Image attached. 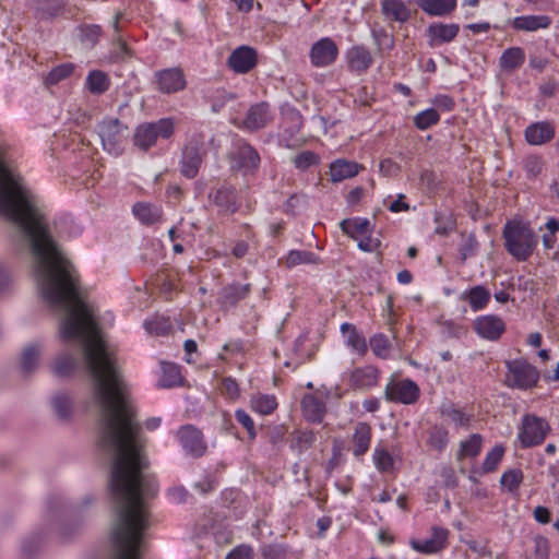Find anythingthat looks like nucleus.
I'll return each instance as SVG.
<instances>
[{"instance_id":"50","label":"nucleus","mask_w":559,"mask_h":559,"mask_svg":"<svg viewBox=\"0 0 559 559\" xmlns=\"http://www.w3.org/2000/svg\"><path fill=\"white\" fill-rule=\"evenodd\" d=\"M524 168L530 177L535 178L542 173L543 160L537 156H528L525 159Z\"/></svg>"},{"instance_id":"38","label":"nucleus","mask_w":559,"mask_h":559,"mask_svg":"<svg viewBox=\"0 0 559 559\" xmlns=\"http://www.w3.org/2000/svg\"><path fill=\"white\" fill-rule=\"evenodd\" d=\"M320 260L316 254L302 250H293L288 253L286 258V264L289 267L299 264H318Z\"/></svg>"},{"instance_id":"28","label":"nucleus","mask_w":559,"mask_h":559,"mask_svg":"<svg viewBox=\"0 0 559 559\" xmlns=\"http://www.w3.org/2000/svg\"><path fill=\"white\" fill-rule=\"evenodd\" d=\"M459 33V25L435 23L428 27V34L435 43H449L456 37Z\"/></svg>"},{"instance_id":"1","label":"nucleus","mask_w":559,"mask_h":559,"mask_svg":"<svg viewBox=\"0 0 559 559\" xmlns=\"http://www.w3.org/2000/svg\"><path fill=\"white\" fill-rule=\"evenodd\" d=\"M503 238L508 252L519 261H526L537 245V237L533 229L520 221L506 224Z\"/></svg>"},{"instance_id":"48","label":"nucleus","mask_w":559,"mask_h":559,"mask_svg":"<svg viewBox=\"0 0 559 559\" xmlns=\"http://www.w3.org/2000/svg\"><path fill=\"white\" fill-rule=\"evenodd\" d=\"M373 37L380 51L391 50L394 47V38L384 31L373 32Z\"/></svg>"},{"instance_id":"19","label":"nucleus","mask_w":559,"mask_h":559,"mask_svg":"<svg viewBox=\"0 0 559 559\" xmlns=\"http://www.w3.org/2000/svg\"><path fill=\"white\" fill-rule=\"evenodd\" d=\"M364 166L347 159H337L330 166L331 180L340 182L348 178L355 177Z\"/></svg>"},{"instance_id":"62","label":"nucleus","mask_w":559,"mask_h":559,"mask_svg":"<svg viewBox=\"0 0 559 559\" xmlns=\"http://www.w3.org/2000/svg\"><path fill=\"white\" fill-rule=\"evenodd\" d=\"M118 48L119 52L117 53V58L119 60L124 61L131 57L129 47L127 46L126 41H123L121 38L118 39Z\"/></svg>"},{"instance_id":"44","label":"nucleus","mask_w":559,"mask_h":559,"mask_svg":"<svg viewBox=\"0 0 559 559\" xmlns=\"http://www.w3.org/2000/svg\"><path fill=\"white\" fill-rule=\"evenodd\" d=\"M370 347L376 356L386 358L391 344L385 335L377 334L370 338Z\"/></svg>"},{"instance_id":"58","label":"nucleus","mask_w":559,"mask_h":559,"mask_svg":"<svg viewBox=\"0 0 559 559\" xmlns=\"http://www.w3.org/2000/svg\"><path fill=\"white\" fill-rule=\"evenodd\" d=\"M314 441V435L312 431L300 432L297 437V444L300 449L309 448Z\"/></svg>"},{"instance_id":"54","label":"nucleus","mask_w":559,"mask_h":559,"mask_svg":"<svg viewBox=\"0 0 559 559\" xmlns=\"http://www.w3.org/2000/svg\"><path fill=\"white\" fill-rule=\"evenodd\" d=\"M83 39L95 45L100 36L102 29L98 25H87L81 28Z\"/></svg>"},{"instance_id":"41","label":"nucleus","mask_w":559,"mask_h":559,"mask_svg":"<svg viewBox=\"0 0 559 559\" xmlns=\"http://www.w3.org/2000/svg\"><path fill=\"white\" fill-rule=\"evenodd\" d=\"M40 350L37 346H28L24 349L21 357V367L25 372L32 371L39 359Z\"/></svg>"},{"instance_id":"52","label":"nucleus","mask_w":559,"mask_h":559,"mask_svg":"<svg viewBox=\"0 0 559 559\" xmlns=\"http://www.w3.org/2000/svg\"><path fill=\"white\" fill-rule=\"evenodd\" d=\"M357 241L359 249L366 252L376 251L381 245L380 239L372 237L370 234L361 236Z\"/></svg>"},{"instance_id":"11","label":"nucleus","mask_w":559,"mask_h":559,"mask_svg":"<svg viewBox=\"0 0 559 559\" xmlns=\"http://www.w3.org/2000/svg\"><path fill=\"white\" fill-rule=\"evenodd\" d=\"M473 329L480 337L496 341L504 333L506 324L500 317L487 314L476 318L473 322Z\"/></svg>"},{"instance_id":"27","label":"nucleus","mask_w":559,"mask_h":559,"mask_svg":"<svg viewBox=\"0 0 559 559\" xmlns=\"http://www.w3.org/2000/svg\"><path fill=\"white\" fill-rule=\"evenodd\" d=\"M341 228L344 234L355 240H358L361 238V236H366L372 231V225L370 221L360 217L344 219L341 223Z\"/></svg>"},{"instance_id":"47","label":"nucleus","mask_w":559,"mask_h":559,"mask_svg":"<svg viewBox=\"0 0 559 559\" xmlns=\"http://www.w3.org/2000/svg\"><path fill=\"white\" fill-rule=\"evenodd\" d=\"M318 163V157L314 153L310 151L301 152L300 154L296 155L294 158V165L299 169H307L312 165H316Z\"/></svg>"},{"instance_id":"13","label":"nucleus","mask_w":559,"mask_h":559,"mask_svg":"<svg viewBox=\"0 0 559 559\" xmlns=\"http://www.w3.org/2000/svg\"><path fill=\"white\" fill-rule=\"evenodd\" d=\"M449 531L442 527H432L431 536L427 539H412L411 546L418 552L431 555L443 550L447 547Z\"/></svg>"},{"instance_id":"10","label":"nucleus","mask_w":559,"mask_h":559,"mask_svg":"<svg viewBox=\"0 0 559 559\" xmlns=\"http://www.w3.org/2000/svg\"><path fill=\"white\" fill-rule=\"evenodd\" d=\"M338 55L336 44L329 37L314 43L310 49V60L312 66L321 68L332 64Z\"/></svg>"},{"instance_id":"64","label":"nucleus","mask_w":559,"mask_h":559,"mask_svg":"<svg viewBox=\"0 0 559 559\" xmlns=\"http://www.w3.org/2000/svg\"><path fill=\"white\" fill-rule=\"evenodd\" d=\"M247 252H248V243L245 241L237 242L233 249V254L237 259L245 257L247 254Z\"/></svg>"},{"instance_id":"36","label":"nucleus","mask_w":559,"mask_h":559,"mask_svg":"<svg viewBox=\"0 0 559 559\" xmlns=\"http://www.w3.org/2000/svg\"><path fill=\"white\" fill-rule=\"evenodd\" d=\"M76 364V359L72 355L62 354L53 362L52 372L58 377H68L74 371Z\"/></svg>"},{"instance_id":"5","label":"nucleus","mask_w":559,"mask_h":559,"mask_svg":"<svg viewBox=\"0 0 559 559\" xmlns=\"http://www.w3.org/2000/svg\"><path fill=\"white\" fill-rule=\"evenodd\" d=\"M204 155V136L195 134L186 144L182 153L181 171L187 178L198 175Z\"/></svg>"},{"instance_id":"22","label":"nucleus","mask_w":559,"mask_h":559,"mask_svg":"<svg viewBox=\"0 0 559 559\" xmlns=\"http://www.w3.org/2000/svg\"><path fill=\"white\" fill-rule=\"evenodd\" d=\"M381 11L390 21L405 23L411 17V10L402 0H382Z\"/></svg>"},{"instance_id":"2","label":"nucleus","mask_w":559,"mask_h":559,"mask_svg":"<svg viewBox=\"0 0 559 559\" xmlns=\"http://www.w3.org/2000/svg\"><path fill=\"white\" fill-rule=\"evenodd\" d=\"M175 131V123L171 119H160L156 122L142 123L134 132L133 141L134 144L146 151L156 143V140L160 136L168 139Z\"/></svg>"},{"instance_id":"9","label":"nucleus","mask_w":559,"mask_h":559,"mask_svg":"<svg viewBox=\"0 0 559 559\" xmlns=\"http://www.w3.org/2000/svg\"><path fill=\"white\" fill-rule=\"evenodd\" d=\"M157 90L164 94H173L186 88L185 73L180 68H169L155 73Z\"/></svg>"},{"instance_id":"35","label":"nucleus","mask_w":559,"mask_h":559,"mask_svg":"<svg viewBox=\"0 0 559 559\" xmlns=\"http://www.w3.org/2000/svg\"><path fill=\"white\" fill-rule=\"evenodd\" d=\"M428 445L438 451L441 452L449 442V432L445 428L441 426H433L428 431Z\"/></svg>"},{"instance_id":"21","label":"nucleus","mask_w":559,"mask_h":559,"mask_svg":"<svg viewBox=\"0 0 559 559\" xmlns=\"http://www.w3.org/2000/svg\"><path fill=\"white\" fill-rule=\"evenodd\" d=\"M551 19L548 15H523L512 21V27L516 31L536 32L538 29L548 28Z\"/></svg>"},{"instance_id":"12","label":"nucleus","mask_w":559,"mask_h":559,"mask_svg":"<svg viewBox=\"0 0 559 559\" xmlns=\"http://www.w3.org/2000/svg\"><path fill=\"white\" fill-rule=\"evenodd\" d=\"M258 62L257 51L249 46L235 49L228 57L227 64L235 72L245 74L250 72Z\"/></svg>"},{"instance_id":"34","label":"nucleus","mask_w":559,"mask_h":559,"mask_svg":"<svg viewBox=\"0 0 559 559\" xmlns=\"http://www.w3.org/2000/svg\"><path fill=\"white\" fill-rule=\"evenodd\" d=\"M251 407L261 415H269L277 407V402L274 395L257 394L251 399Z\"/></svg>"},{"instance_id":"46","label":"nucleus","mask_w":559,"mask_h":559,"mask_svg":"<svg viewBox=\"0 0 559 559\" xmlns=\"http://www.w3.org/2000/svg\"><path fill=\"white\" fill-rule=\"evenodd\" d=\"M523 479L522 472L519 469H511L504 473L501 477V484L510 491L515 490Z\"/></svg>"},{"instance_id":"45","label":"nucleus","mask_w":559,"mask_h":559,"mask_svg":"<svg viewBox=\"0 0 559 559\" xmlns=\"http://www.w3.org/2000/svg\"><path fill=\"white\" fill-rule=\"evenodd\" d=\"M504 449L501 445H496L486 456L483 468L485 472H492L496 469L498 463L503 456Z\"/></svg>"},{"instance_id":"61","label":"nucleus","mask_w":559,"mask_h":559,"mask_svg":"<svg viewBox=\"0 0 559 559\" xmlns=\"http://www.w3.org/2000/svg\"><path fill=\"white\" fill-rule=\"evenodd\" d=\"M536 551L538 552L539 559H544L548 555V543L545 538L537 537L535 539Z\"/></svg>"},{"instance_id":"59","label":"nucleus","mask_w":559,"mask_h":559,"mask_svg":"<svg viewBox=\"0 0 559 559\" xmlns=\"http://www.w3.org/2000/svg\"><path fill=\"white\" fill-rule=\"evenodd\" d=\"M534 519L542 524H547L550 521V512L547 508L538 506L534 509Z\"/></svg>"},{"instance_id":"7","label":"nucleus","mask_w":559,"mask_h":559,"mask_svg":"<svg viewBox=\"0 0 559 559\" xmlns=\"http://www.w3.org/2000/svg\"><path fill=\"white\" fill-rule=\"evenodd\" d=\"M418 385L409 379L390 381L384 391L385 399L390 402L414 404L419 397Z\"/></svg>"},{"instance_id":"37","label":"nucleus","mask_w":559,"mask_h":559,"mask_svg":"<svg viewBox=\"0 0 559 559\" xmlns=\"http://www.w3.org/2000/svg\"><path fill=\"white\" fill-rule=\"evenodd\" d=\"M481 448V437L479 435H472L467 440L461 442L457 459L476 456Z\"/></svg>"},{"instance_id":"23","label":"nucleus","mask_w":559,"mask_h":559,"mask_svg":"<svg viewBox=\"0 0 559 559\" xmlns=\"http://www.w3.org/2000/svg\"><path fill=\"white\" fill-rule=\"evenodd\" d=\"M555 136V129L548 122L534 123L525 130L526 141L532 145H542Z\"/></svg>"},{"instance_id":"31","label":"nucleus","mask_w":559,"mask_h":559,"mask_svg":"<svg viewBox=\"0 0 559 559\" xmlns=\"http://www.w3.org/2000/svg\"><path fill=\"white\" fill-rule=\"evenodd\" d=\"M109 78L100 70H93L88 73L86 79L87 90L95 95H100L109 88Z\"/></svg>"},{"instance_id":"43","label":"nucleus","mask_w":559,"mask_h":559,"mask_svg":"<svg viewBox=\"0 0 559 559\" xmlns=\"http://www.w3.org/2000/svg\"><path fill=\"white\" fill-rule=\"evenodd\" d=\"M373 461L381 472H390L394 467L393 456L383 448H377L374 450Z\"/></svg>"},{"instance_id":"57","label":"nucleus","mask_w":559,"mask_h":559,"mask_svg":"<svg viewBox=\"0 0 559 559\" xmlns=\"http://www.w3.org/2000/svg\"><path fill=\"white\" fill-rule=\"evenodd\" d=\"M222 390L226 393L230 399H235L239 394L238 384L233 379H224L222 382Z\"/></svg>"},{"instance_id":"30","label":"nucleus","mask_w":559,"mask_h":559,"mask_svg":"<svg viewBox=\"0 0 559 559\" xmlns=\"http://www.w3.org/2000/svg\"><path fill=\"white\" fill-rule=\"evenodd\" d=\"M525 60V55L522 48L511 47L507 49L500 58V67L506 71H513L520 68Z\"/></svg>"},{"instance_id":"20","label":"nucleus","mask_w":559,"mask_h":559,"mask_svg":"<svg viewBox=\"0 0 559 559\" xmlns=\"http://www.w3.org/2000/svg\"><path fill=\"white\" fill-rule=\"evenodd\" d=\"M250 293V284H233L224 287L219 296V304L225 310L235 307L241 299H245Z\"/></svg>"},{"instance_id":"29","label":"nucleus","mask_w":559,"mask_h":559,"mask_svg":"<svg viewBox=\"0 0 559 559\" xmlns=\"http://www.w3.org/2000/svg\"><path fill=\"white\" fill-rule=\"evenodd\" d=\"M134 215L146 225L157 223L162 219V211L150 203L139 202L133 206Z\"/></svg>"},{"instance_id":"53","label":"nucleus","mask_w":559,"mask_h":559,"mask_svg":"<svg viewBox=\"0 0 559 559\" xmlns=\"http://www.w3.org/2000/svg\"><path fill=\"white\" fill-rule=\"evenodd\" d=\"M226 559H253V549L248 545H240L233 549Z\"/></svg>"},{"instance_id":"32","label":"nucleus","mask_w":559,"mask_h":559,"mask_svg":"<svg viewBox=\"0 0 559 559\" xmlns=\"http://www.w3.org/2000/svg\"><path fill=\"white\" fill-rule=\"evenodd\" d=\"M441 416L456 426L468 427L472 416L456 408L452 404L443 405L441 407Z\"/></svg>"},{"instance_id":"18","label":"nucleus","mask_w":559,"mask_h":559,"mask_svg":"<svg viewBox=\"0 0 559 559\" xmlns=\"http://www.w3.org/2000/svg\"><path fill=\"white\" fill-rule=\"evenodd\" d=\"M213 203L219 207L222 214L231 215L237 212L236 193L231 188L222 187L210 194Z\"/></svg>"},{"instance_id":"39","label":"nucleus","mask_w":559,"mask_h":559,"mask_svg":"<svg viewBox=\"0 0 559 559\" xmlns=\"http://www.w3.org/2000/svg\"><path fill=\"white\" fill-rule=\"evenodd\" d=\"M74 70V66L72 63H63L56 68H53L46 78L47 85H55L60 81L69 78Z\"/></svg>"},{"instance_id":"15","label":"nucleus","mask_w":559,"mask_h":559,"mask_svg":"<svg viewBox=\"0 0 559 559\" xmlns=\"http://www.w3.org/2000/svg\"><path fill=\"white\" fill-rule=\"evenodd\" d=\"M379 376L380 371L373 366L356 368L350 372L349 384L358 390L369 389L378 383Z\"/></svg>"},{"instance_id":"51","label":"nucleus","mask_w":559,"mask_h":559,"mask_svg":"<svg viewBox=\"0 0 559 559\" xmlns=\"http://www.w3.org/2000/svg\"><path fill=\"white\" fill-rule=\"evenodd\" d=\"M236 419L239 424H241L248 431L250 439H254L255 429L254 423L251 417L242 409H238L235 414Z\"/></svg>"},{"instance_id":"8","label":"nucleus","mask_w":559,"mask_h":559,"mask_svg":"<svg viewBox=\"0 0 559 559\" xmlns=\"http://www.w3.org/2000/svg\"><path fill=\"white\" fill-rule=\"evenodd\" d=\"M118 118H106L98 124V134L105 150L116 152L123 140V130Z\"/></svg>"},{"instance_id":"6","label":"nucleus","mask_w":559,"mask_h":559,"mask_svg":"<svg viewBox=\"0 0 559 559\" xmlns=\"http://www.w3.org/2000/svg\"><path fill=\"white\" fill-rule=\"evenodd\" d=\"M229 163L233 171H240L242 175H253L260 166V155L249 144L239 145L229 153Z\"/></svg>"},{"instance_id":"4","label":"nucleus","mask_w":559,"mask_h":559,"mask_svg":"<svg viewBox=\"0 0 559 559\" xmlns=\"http://www.w3.org/2000/svg\"><path fill=\"white\" fill-rule=\"evenodd\" d=\"M507 366V383L512 388L528 389L534 386L539 379L538 371L525 360L508 361Z\"/></svg>"},{"instance_id":"49","label":"nucleus","mask_w":559,"mask_h":559,"mask_svg":"<svg viewBox=\"0 0 559 559\" xmlns=\"http://www.w3.org/2000/svg\"><path fill=\"white\" fill-rule=\"evenodd\" d=\"M53 407L59 417L67 418L71 413V401L67 396H56Z\"/></svg>"},{"instance_id":"16","label":"nucleus","mask_w":559,"mask_h":559,"mask_svg":"<svg viewBox=\"0 0 559 559\" xmlns=\"http://www.w3.org/2000/svg\"><path fill=\"white\" fill-rule=\"evenodd\" d=\"M346 61L350 71L362 73L369 69L373 59L367 48L354 46L346 52Z\"/></svg>"},{"instance_id":"63","label":"nucleus","mask_w":559,"mask_h":559,"mask_svg":"<svg viewBox=\"0 0 559 559\" xmlns=\"http://www.w3.org/2000/svg\"><path fill=\"white\" fill-rule=\"evenodd\" d=\"M530 64L532 68L543 71L547 67L548 60L542 57L532 56L530 58Z\"/></svg>"},{"instance_id":"14","label":"nucleus","mask_w":559,"mask_h":559,"mask_svg":"<svg viewBox=\"0 0 559 559\" xmlns=\"http://www.w3.org/2000/svg\"><path fill=\"white\" fill-rule=\"evenodd\" d=\"M178 438L185 450L193 456H202L206 451V444L202 432L193 426H185L178 431Z\"/></svg>"},{"instance_id":"24","label":"nucleus","mask_w":559,"mask_h":559,"mask_svg":"<svg viewBox=\"0 0 559 559\" xmlns=\"http://www.w3.org/2000/svg\"><path fill=\"white\" fill-rule=\"evenodd\" d=\"M372 436L371 426L367 423H358L353 435V453L355 456L365 454L370 445Z\"/></svg>"},{"instance_id":"33","label":"nucleus","mask_w":559,"mask_h":559,"mask_svg":"<svg viewBox=\"0 0 559 559\" xmlns=\"http://www.w3.org/2000/svg\"><path fill=\"white\" fill-rule=\"evenodd\" d=\"M463 298L469 302L473 310L477 311L486 307L490 294L485 287L475 286L469 289Z\"/></svg>"},{"instance_id":"17","label":"nucleus","mask_w":559,"mask_h":559,"mask_svg":"<svg viewBox=\"0 0 559 559\" xmlns=\"http://www.w3.org/2000/svg\"><path fill=\"white\" fill-rule=\"evenodd\" d=\"M269 120V106L265 103H260L249 108L242 126L248 130L255 131L265 127Z\"/></svg>"},{"instance_id":"60","label":"nucleus","mask_w":559,"mask_h":559,"mask_svg":"<svg viewBox=\"0 0 559 559\" xmlns=\"http://www.w3.org/2000/svg\"><path fill=\"white\" fill-rule=\"evenodd\" d=\"M404 195L400 194L397 200L391 203L389 206L391 212L397 213V212H405L409 210V205L403 201Z\"/></svg>"},{"instance_id":"40","label":"nucleus","mask_w":559,"mask_h":559,"mask_svg":"<svg viewBox=\"0 0 559 559\" xmlns=\"http://www.w3.org/2000/svg\"><path fill=\"white\" fill-rule=\"evenodd\" d=\"M342 331H350L347 343L353 349L359 354H365L367 352V343L365 337L358 334L354 326H352L349 323H344L342 325Z\"/></svg>"},{"instance_id":"55","label":"nucleus","mask_w":559,"mask_h":559,"mask_svg":"<svg viewBox=\"0 0 559 559\" xmlns=\"http://www.w3.org/2000/svg\"><path fill=\"white\" fill-rule=\"evenodd\" d=\"M380 171L384 176H395L400 171V166L390 158L383 159L380 163Z\"/></svg>"},{"instance_id":"42","label":"nucleus","mask_w":559,"mask_h":559,"mask_svg":"<svg viewBox=\"0 0 559 559\" xmlns=\"http://www.w3.org/2000/svg\"><path fill=\"white\" fill-rule=\"evenodd\" d=\"M439 112L436 109L430 108L416 115L414 118V122L418 129L425 130L431 127L432 124H436L439 121Z\"/></svg>"},{"instance_id":"25","label":"nucleus","mask_w":559,"mask_h":559,"mask_svg":"<svg viewBox=\"0 0 559 559\" xmlns=\"http://www.w3.org/2000/svg\"><path fill=\"white\" fill-rule=\"evenodd\" d=\"M301 407L305 418L311 423H321L326 412L324 403L310 394L304 396Z\"/></svg>"},{"instance_id":"3","label":"nucleus","mask_w":559,"mask_h":559,"mask_svg":"<svg viewBox=\"0 0 559 559\" xmlns=\"http://www.w3.org/2000/svg\"><path fill=\"white\" fill-rule=\"evenodd\" d=\"M549 431L550 426L544 418L536 415H525L522 420L519 439L524 448L535 447L545 440Z\"/></svg>"},{"instance_id":"26","label":"nucleus","mask_w":559,"mask_h":559,"mask_svg":"<svg viewBox=\"0 0 559 559\" xmlns=\"http://www.w3.org/2000/svg\"><path fill=\"white\" fill-rule=\"evenodd\" d=\"M415 2L424 12L433 16L448 15L456 5V0H415Z\"/></svg>"},{"instance_id":"56","label":"nucleus","mask_w":559,"mask_h":559,"mask_svg":"<svg viewBox=\"0 0 559 559\" xmlns=\"http://www.w3.org/2000/svg\"><path fill=\"white\" fill-rule=\"evenodd\" d=\"M262 556L264 559H281L284 556V550L275 545H266L262 548Z\"/></svg>"}]
</instances>
